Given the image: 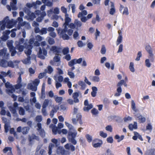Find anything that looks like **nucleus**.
Masks as SVG:
<instances>
[{
    "instance_id": "nucleus-11",
    "label": "nucleus",
    "mask_w": 155,
    "mask_h": 155,
    "mask_svg": "<svg viewBox=\"0 0 155 155\" xmlns=\"http://www.w3.org/2000/svg\"><path fill=\"white\" fill-rule=\"evenodd\" d=\"M67 151L63 147L61 146L58 147L56 150L57 153L59 155H66Z\"/></svg>"
},
{
    "instance_id": "nucleus-40",
    "label": "nucleus",
    "mask_w": 155,
    "mask_h": 155,
    "mask_svg": "<svg viewBox=\"0 0 155 155\" xmlns=\"http://www.w3.org/2000/svg\"><path fill=\"white\" fill-rule=\"evenodd\" d=\"M85 137L87 140V141L90 143L92 141V137L91 136L88 134H87L85 135Z\"/></svg>"
},
{
    "instance_id": "nucleus-17",
    "label": "nucleus",
    "mask_w": 155,
    "mask_h": 155,
    "mask_svg": "<svg viewBox=\"0 0 155 155\" xmlns=\"http://www.w3.org/2000/svg\"><path fill=\"white\" fill-rule=\"evenodd\" d=\"M17 2V0H12V2H10V5L12 10H16L17 9L16 6Z\"/></svg>"
},
{
    "instance_id": "nucleus-48",
    "label": "nucleus",
    "mask_w": 155,
    "mask_h": 155,
    "mask_svg": "<svg viewBox=\"0 0 155 155\" xmlns=\"http://www.w3.org/2000/svg\"><path fill=\"white\" fill-rule=\"evenodd\" d=\"M16 28H14L12 30L11 32L12 33L11 35V36L12 38H14L15 37L16 34V33L14 32V31H16Z\"/></svg>"
},
{
    "instance_id": "nucleus-24",
    "label": "nucleus",
    "mask_w": 155,
    "mask_h": 155,
    "mask_svg": "<svg viewBox=\"0 0 155 155\" xmlns=\"http://www.w3.org/2000/svg\"><path fill=\"white\" fill-rule=\"evenodd\" d=\"M124 137V136L123 135H121L120 137L118 135H116L115 136V139L117 140V142H119L123 140Z\"/></svg>"
},
{
    "instance_id": "nucleus-28",
    "label": "nucleus",
    "mask_w": 155,
    "mask_h": 155,
    "mask_svg": "<svg viewBox=\"0 0 155 155\" xmlns=\"http://www.w3.org/2000/svg\"><path fill=\"white\" fill-rule=\"evenodd\" d=\"M28 18L31 20H33L36 17L35 14L33 12L29 14L28 15Z\"/></svg>"
},
{
    "instance_id": "nucleus-53",
    "label": "nucleus",
    "mask_w": 155,
    "mask_h": 155,
    "mask_svg": "<svg viewBox=\"0 0 155 155\" xmlns=\"http://www.w3.org/2000/svg\"><path fill=\"white\" fill-rule=\"evenodd\" d=\"M134 135L137 134L138 136V138L141 141H143V138L142 136L140 135L138 133L136 132H134Z\"/></svg>"
},
{
    "instance_id": "nucleus-15",
    "label": "nucleus",
    "mask_w": 155,
    "mask_h": 155,
    "mask_svg": "<svg viewBox=\"0 0 155 155\" xmlns=\"http://www.w3.org/2000/svg\"><path fill=\"white\" fill-rule=\"evenodd\" d=\"M5 22L6 25V27L7 28H11L12 27L13 21L12 20H9L8 19V17L6 16L5 18Z\"/></svg>"
},
{
    "instance_id": "nucleus-19",
    "label": "nucleus",
    "mask_w": 155,
    "mask_h": 155,
    "mask_svg": "<svg viewBox=\"0 0 155 155\" xmlns=\"http://www.w3.org/2000/svg\"><path fill=\"white\" fill-rule=\"evenodd\" d=\"M111 3L110 6L111 8L110 10L109 13L111 15H113L115 12L114 5V3L111 2H110Z\"/></svg>"
},
{
    "instance_id": "nucleus-51",
    "label": "nucleus",
    "mask_w": 155,
    "mask_h": 155,
    "mask_svg": "<svg viewBox=\"0 0 155 155\" xmlns=\"http://www.w3.org/2000/svg\"><path fill=\"white\" fill-rule=\"evenodd\" d=\"M100 32L98 30L97 28L96 29V32L95 33V39L97 40V37L98 36H100Z\"/></svg>"
},
{
    "instance_id": "nucleus-21",
    "label": "nucleus",
    "mask_w": 155,
    "mask_h": 155,
    "mask_svg": "<svg viewBox=\"0 0 155 155\" xmlns=\"http://www.w3.org/2000/svg\"><path fill=\"white\" fill-rule=\"evenodd\" d=\"M0 66L6 68L8 67V61L5 59H2L0 61Z\"/></svg>"
},
{
    "instance_id": "nucleus-57",
    "label": "nucleus",
    "mask_w": 155,
    "mask_h": 155,
    "mask_svg": "<svg viewBox=\"0 0 155 155\" xmlns=\"http://www.w3.org/2000/svg\"><path fill=\"white\" fill-rule=\"evenodd\" d=\"M8 66L12 68L14 67V65L12 61H10L8 62Z\"/></svg>"
},
{
    "instance_id": "nucleus-56",
    "label": "nucleus",
    "mask_w": 155,
    "mask_h": 155,
    "mask_svg": "<svg viewBox=\"0 0 155 155\" xmlns=\"http://www.w3.org/2000/svg\"><path fill=\"white\" fill-rule=\"evenodd\" d=\"M36 120L37 122H41L42 120V116L41 115L37 116L36 117Z\"/></svg>"
},
{
    "instance_id": "nucleus-49",
    "label": "nucleus",
    "mask_w": 155,
    "mask_h": 155,
    "mask_svg": "<svg viewBox=\"0 0 155 155\" xmlns=\"http://www.w3.org/2000/svg\"><path fill=\"white\" fill-rule=\"evenodd\" d=\"M142 56V53L141 51H139L137 54V56L136 59V60L137 61H139L140 58Z\"/></svg>"
},
{
    "instance_id": "nucleus-27",
    "label": "nucleus",
    "mask_w": 155,
    "mask_h": 155,
    "mask_svg": "<svg viewBox=\"0 0 155 155\" xmlns=\"http://www.w3.org/2000/svg\"><path fill=\"white\" fill-rule=\"evenodd\" d=\"M87 14V12L85 10L82 11L81 12H80L78 14V18H80L84 15H86Z\"/></svg>"
},
{
    "instance_id": "nucleus-26",
    "label": "nucleus",
    "mask_w": 155,
    "mask_h": 155,
    "mask_svg": "<svg viewBox=\"0 0 155 155\" xmlns=\"http://www.w3.org/2000/svg\"><path fill=\"white\" fill-rule=\"evenodd\" d=\"M54 98L56 102L57 103L61 102L63 100V98L62 97L56 96H54Z\"/></svg>"
},
{
    "instance_id": "nucleus-18",
    "label": "nucleus",
    "mask_w": 155,
    "mask_h": 155,
    "mask_svg": "<svg viewBox=\"0 0 155 155\" xmlns=\"http://www.w3.org/2000/svg\"><path fill=\"white\" fill-rule=\"evenodd\" d=\"M79 96V93L78 92H75L73 93L72 97L74 100V102L75 103H77L79 102V100L78 98Z\"/></svg>"
},
{
    "instance_id": "nucleus-55",
    "label": "nucleus",
    "mask_w": 155,
    "mask_h": 155,
    "mask_svg": "<svg viewBox=\"0 0 155 155\" xmlns=\"http://www.w3.org/2000/svg\"><path fill=\"white\" fill-rule=\"evenodd\" d=\"M123 14H125L126 15H128L129 14L128 10L127 7H126L124 8Z\"/></svg>"
},
{
    "instance_id": "nucleus-54",
    "label": "nucleus",
    "mask_w": 155,
    "mask_h": 155,
    "mask_svg": "<svg viewBox=\"0 0 155 155\" xmlns=\"http://www.w3.org/2000/svg\"><path fill=\"white\" fill-rule=\"evenodd\" d=\"M146 66L148 67L149 68L150 67L151 64L150 62V61L149 59H147L145 61Z\"/></svg>"
},
{
    "instance_id": "nucleus-60",
    "label": "nucleus",
    "mask_w": 155,
    "mask_h": 155,
    "mask_svg": "<svg viewBox=\"0 0 155 155\" xmlns=\"http://www.w3.org/2000/svg\"><path fill=\"white\" fill-rule=\"evenodd\" d=\"M131 107L132 109L134 110H136V106H135V104L134 101L132 100L131 101Z\"/></svg>"
},
{
    "instance_id": "nucleus-61",
    "label": "nucleus",
    "mask_w": 155,
    "mask_h": 155,
    "mask_svg": "<svg viewBox=\"0 0 155 155\" xmlns=\"http://www.w3.org/2000/svg\"><path fill=\"white\" fill-rule=\"evenodd\" d=\"M107 141L108 143H112L113 142V139L112 137H109L107 139Z\"/></svg>"
},
{
    "instance_id": "nucleus-47",
    "label": "nucleus",
    "mask_w": 155,
    "mask_h": 155,
    "mask_svg": "<svg viewBox=\"0 0 155 155\" xmlns=\"http://www.w3.org/2000/svg\"><path fill=\"white\" fill-rule=\"evenodd\" d=\"M106 52V49L104 45H103L101 49V52L102 54H104Z\"/></svg>"
},
{
    "instance_id": "nucleus-22",
    "label": "nucleus",
    "mask_w": 155,
    "mask_h": 155,
    "mask_svg": "<svg viewBox=\"0 0 155 155\" xmlns=\"http://www.w3.org/2000/svg\"><path fill=\"white\" fill-rule=\"evenodd\" d=\"M59 109L58 106H55L54 107L53 109L51 111L50 115L51 117H52L54 115V113L57 112V110Z\"/></svg>"
},
{
    "instance_id": "nucleus-36",
    "label": "nucleus",
    "mask_w": 155,
    "mask_h": 155,
    "mask_svg": "<svg viewBox=\"0 0 155 155\" xmlns=\"http://www.w3.org/2000/svg\"><path fill=\"white\" fill-rule=\"evenodd\" d=\"M56 56L54 58V61L56 62H58L60 61V58L59 56V54H55Z\"/></svg>"
},
{
    "instance_id": "nucleus-10",
    "label": "nucleus",
    "mask_w": 155,
    "mask_h": 155,
    "mask_svg": "<svg viewBox=\"0 0 155 155\" xmlns=\"http://www.w3.org/2000/svg\"><path fill=\"white\" fill-rule=\"evenodd\" d=\"M24 45H25V48L28 49L27 51H25V53L27 55L30 56L31 54V49L33 48V46L31 45H28V44L26 42L25 43Z\"/></svg>"
},
{
    "instance_id": "nucleus-5",
    "label": "nucleus",
    "mask_w": 155,
    "mask_h": 155,
    "mask_svg": "<svg viewBox=\"0 0 155 155\" xmlns=\"http://www.w3.org/2000/svg\"><path fill=\"white\" fill-rule=\"evenodd\" d=\"M83 60L82 58H80L78 59H74L70 61L68 63V65L70 67H71V70L72 71L75 69L73 66L76 64H80Z\"/></svg>"
},
{
    "instance_id": "nucleus-3",
    "label": "nucleus",
    "mask_w": 155,
    "mask_h": 155,
    "mask_svg": "<svg viewBox=\"0 0 155 155\" xmlns=\"http://www.w3.org/2000/svg\"><path fill=\"white\" fill-rule=\"evenodd\" d=\"M24 39L22 38H20L18 41H16L15 42V50L16 49L18 51V54H21V53L23 51L25 47L24 45H22L23 43L24 44Z\"/></svg>"
},
{
    "instance_id": "nucleus-4",
    "label": "nucleus",
    "mask_w": 155,
    "mask_h": 155,
    "mask_svg": "<svg viewBox=\"0 0 155 155\" xmlns=\"http://www.w3.org/2000/svg\"><path fill=\"white\" fill-rule=\"evenodd\" d=\"M13 41L12 40L8 41L7 42V45L8 48L10 51L11 52V56H13L17 53L15 50V47L13 46Z\"/></svg>"
},
{
    "instance_id": "nucleus-33",
    "label": "nucleus",
    "mask_w": 155,
    "mask_h": 155,
    "mask_svg": "<svg viewBox=\"0 0 155 155\" xmlns=\"http://www.w3.org/2000/svg\"><path fill=\"white\" fill-rule=\"evenodd\" d=\"M29 130V128L27 127H24L22 129V132L23 134H27Z\"/></svg>"
},
{
    "instance_id": "nucleus-2",
    "label": "nucleus",
    "mask_w": 155,
    "mask_h": 155,
    "mask_svg": "<svg viewBox=\"0 0 155 155\" xmlns=\"http://www.w3.org/2000/svg\"><path fill=\"white\" fill-rule=\"evenodd\" d=\"M64 29H61L59 28H57L56 30L57 31L58 34L64 40H68L69 39V37L66 34V32L68 30L67 26L68 25L64 24Z\"/></svg>"
},
{
    "instance_id": "nucleus-38",
    "label": "nucleus",
    "mask_w": 155,
    "mask_h": 155,
    "mask_svg": "<svg viewBox=\"0 0 155 155\" xmlns=\"http://www.w3.org/2000/svg\"><path fill=\"white\" fill-rule=\"evenodd\" d=\"M29 85L30 89L32 91H37V87L36 86H34L31 84H30Z\"/></svg>"
},
{
    "instance_id": "nucleus-41",
    "label": "nucleus",
    "mask_w": 155,
    "mask_h": 155,
    "mask_svg": "<svg viewBox=\"0 0 155 155\" xmlns=\"http://www.w3.org/2000/svg\"><path fill=\"white\" fill-rule=\"evenodd\" d=\"M40 82V81L39 79H35L33 81V84L34 85L37 87L39 84Z\"/></svg>"
},
{
    "instance_id": "nucleus-23",
    "label": "nucleus",
    "mask_w": 155,
    "mask_h": 155,
    "mask_svg": "<svg viewBox=\"0 0 155 155\" xmlns=\"http://www.w3.org/2000/svg\"><path fill=\"white\" fill-rule=\"evenodd\" d=\"M68 14L65 15V23L64 24L67 25H69V23L71 21V19L68 17Z\"/></svg>"
},
{
    "instance_id": "nucleus-59",
    "label": "nucleus",
    "mask_w": 155,
    "mask_h": 155,
    "mask_svg": "<svg viewBox=\"0 0 155 155\" xmlns=\"http://www.w3.org/2000/svg\"><path fill=\"white\" fill-rule=\"evenodd\" d=\"M61 10L62 12L66 15L68 14L67 13V9L64 6H62L61 7Z\"/></svg>"
},
{
    "instance_id": "nucleus-32",
    "label": "nucleus",
    "mask_w": 155,
    "mask_h": 155,
    "mask_svg": "<svg viewBox=\"0 0 155 155\" xmlns=\"http://www.w3.org/2000/svg\"><path fill=\"white\" fill-rule=\"evenodd\" d=\"M87 107H84L83 108L84 111H88L90 110L93 107V106L92 104H91L87 105Z\"/></svg>"
},
{
    "instance_id": "nucleus-9",
    "label": "nucleus",
    "mask_w": 155,
    "mask_h": 155,
    "mask_svg": "<svg viewBox=\"0 0 155 155\" xmlns=\"http://www.w3.org/2000/svg\"><path fill=\"white\" fill-rule=\"evenodd\" d=\"M77 120L75 118H73L72 119V123L74 124H76V121H78L80 124H82L83 122L81 120L82 116L80 114H78L76 115Z\"/></svg>"
},
{
    "instance_id": "nucleus-58",
    "label": "nucleus",
    "mask_w": 155,
    "mask_h": 155,
    "mask_svg": "<svg viewBox=\"0 0 155 155\" xmlns=\"http://www.w3.org/2000/svg\"><path fill=\"white\" fill-rule=\"evenodd\" d=\"M48 42L49 44L50 45H53L55 43L54 39L53 38H50L48 39Z\"/></svg>"
},
{
    "instance_id": "nucleus-7",
    "label": "nucleus",
    "mask_w": 155,
    "mask_h": 155,
    "mask_svg": "<svg viewBox=\"0 0 155 155\" xmlns=\"http://www.w3.org/2000/svg\"><path fill=\"white\" fill-rule=\"evenodd\" d=\"M124 83V80H121L117 83V86L118 87L117 89V93H116L114 94V96H115L118 97L120 95L122 91L121 86Z\"/></svg>"
},
{
    "instance_id": "nucleus-14",
    "label": "nucleus",
    "mask_w": 155,
    "mask_h": 155,
    "mask_svg": "<svg viewBox=\"0 0 155 155\" xmlns=\"http://www.w3.org/2000/svg\"><path fill=\"white\" fill-rule=\"evenodd\" d=\"M51 51H52L55 54H58L60 53V51L61 50V48L55 46H52L50 49Z\"/></svg>"
},
{
    "instance_id": "nucleus-64",
    "label": "nucleus",
    "mask_w": 155,
    "mask_h": 155,
    "mask_svg": "<svg viewBox=\"0 0 155 155\" xmlns=\"http://www.w3.org/2000/svg\"><path fill=\"white\" fill-rule=\"evenodd\" d=\"M149 155H155V149H151L149 152Z\"/></svg>"
},
{
    "instance_id": "nucleus-6",
    "label": "nucleus",
    "mask_w": 155,
    "mask_h": 155,
    "mask_svg": "<svg viewBox=\"0 0 155 155\" xmlns=\"http://www.w3.org/2000/svg\"><path fill=\"white\" fill-rule=\"evenodd\" d=\"M47 54V51L45 48L43 47L42 49L41 47L39 48V51L38 52V57L41 59H44L45 56H46Z\"/></svg>"
},
{
    "instance_id": "nucleus-39",
    "label": "nucleus",
    "mask_w": 155,
    "mask_h": 155,
    "mask_svg": "<svg viewBox=\"0 0 155 155\" xmlns=\"http://www.w3.org/2000/svg\"><path fill=\"white\" fill-rule=\"evenodd\" d=\"M134 66V63L132 62H130L129 68L130 70L132 72H134L135 71V69Z\"/></svg>"
},
{
    "instance_id": "nucleus-42",
    "label": "nucleus",
    "mask_w": 155,
    "mask_h": 155,
    "mask_svg": "<svg viewBox=\"0 0 155 155\" xmlns=\"http://www.w3.org/2000/svg\"><path fill=\"white\" fill-rule=\"evenodd\" d=\"M91 111L92 114L95 115H97L99 113L98 110L95 108H93Z\"/></svg>"
},
{
    "instance_id": "nucleus-30",
    "label": "nucleus",
    "mask_w": 155,
    "mask_h": 155,
    "mask_svg": "<svg viewBox=\"0 0 155 155\" xmlns=\"http://www.w3.org/2000/svg\"><path fill=\"white\" fill-rule=\"evenodd\" d=\"M12 148L10 147H6L3 150V152L4 153H6L8 151H9L11 153H12Z\"/></svg>"
},
{
    "instance_id": "nucleus-46",
    "label": "nucleus",
    "mask_w": 155,
    "mask_h": 155,
    "mask_svg": "<svg viewBox=\"0 0 155 155\" xmlns=\"http://www.w3.org/2000/svg\"><path fill=\"white\" fill-rule=\"evenodd\" d=\"M65 124L68 128L70 130H72L73 128V126L69 123L65 122Z\"/></svg>"
},
{
    "instance_id": "nucleus-20",
    "label": "nucleus",
    "mask_w": 155,
    "mask_h": 155,
    "mask_svg": "<svg viewBox=\"0 0 155 155\" xmlns=\"http://www.w3.org/2000/svg\"><path fill=\"white\" fill-rule=\"evenodd\" d=\"M49 127L50 128H52L53 134L54 135L58 133V128L53 124L50 125Z\"/></svg>"
},
{
    "instance_id": "nucleus-34",
    "label": "nucleus",
    "mask_w": 155,
    "mask_h": 155,
    "mask_svg": "<svg viewBox=\"0 0 155 155\" xmlns=\"http://www.w3.org/2000/svg\"><path fill=\"white\" fill-rule=\"evenodd\" d=\"M18 113L20 115H24L25 114V110L22 107H20L19 108Z\"/></svg>"
},
{
    "instance_id": "nucleus-8",
    "label": "nucleus",
    "mask_w": 155,
    "mask_h": 155,
    "mask_svg": "<svg viewBox=\"0 0 155 155\" xmlns=\"http://www.w3.org/2000/svg\"><path fill=\"white\" fill-rule=\"evenodd\" d=\"M19 76L18 78V80L17 81V84L14 85L15 89H18L21 88L22 87V84H21V74L19 72Z\"/></svg>"
},
{
    "instance_id": "nucleus-63",
    "label": "nucleus",
    "mask_w": 155,
    "mask_h": 155,
    "mask_svg": "<svg viewBox=\"0 0 155 155\" xmlns=\"http://www.w3.org/2000/svg\"><path fill=\"white\" fill-rule=\"evenodd\" d=\"M78 46L79 47H82L84 45V44L81 41H78L77 42Z\"/></svg>"
},
{
    "instance_id": "nucleus-13",
    "label": "nucleus",
    "mask_w": 155,
    "mask_h": 155,
    "mask_svg": "<svg viewBox=\"0 0 155 155\" xmlns=\"http://www.w3.org/2000/svg\"><path fill=\"white\" fill-rule=\"evenodd\" d=\"M136 118L138 120L140 123H143L146 121V118L140 114H137L135 115Z\"/></svg>"
},
{
    "instance_id": "nucleus-16",
    "label": "nucleus",
    "mask_w": 155,
    "mask_h": 155,
    "mask_svg": "<svg viewBox=\"0 0 155 155\" xmlns=\"http://www.w3.org/2000/svg\"><path fill=\"white\" fill-rule=\"evenodd\" d=\"M38 128L37 130L39 131L41 135H45V132L44 130L42 128L41 124V123H38L37 124Z\"/></svg>"
},
{
    "instance_id": "nucleus-29",
    "label": "nucleus",
    "mask_w": 155,
    "mask_h": 155,
    "mask_svg": "<svg viewBox=\"0 0 155 155\" xmlns=\"http://www.w3.org/2000/svg\"><path fill=\"white\" fill-rule=\"evenodd\" d=\"M102 144V141H100V142H99L97 143H94L93 144L92 146L94 148L100 147L101 146Z\"/></svg>"
},
{
    "instance_id": "nucleus-50",
    "label": "nucleus",
    "mask_w": 155,
    "mask_h": 155,
    "mask_svg": "<svg viewBox=\"0 0 155 155\" xmlns=\"http://www.w3.org/2000/svg\"><path fill=\"white\" fill-rule=\"evenodd\" d=\"M4 128L5 133H7L9 130V125L8 123H5V124Z\"/></svg>"
},
{
    "instance_id": "nucleus-25",
    "label": "nucleus",
    "mask_w": 155,
    "mask_h": 155,
    "mask_svg": "<svg viewBox=\"0 0 155 155\" xmlns=\"http://www.w3.org/2000/svg\"><path fill=\"white\" fill-rule=\"evenodd\" d=\"M145 49L148 52L150 56H151L153 55L152 54V48L151 47L150 45H147L146 46Z\"/></svg>"
},
{
    "instance_id": "nucleus-52",
    "label": "nucleus",
    "mask_w": 155,
    "mask_h": 155,
    "mask_svg": "<svg viewBox=\"0 0 155 155\" xmlns=\"http://www.w3.org/2000/svg\"><path fill=\"white\" fill-rule=\"evenodd\" d=\"M100 135L103 138H106L107 136L106 133H104L103 131H100Z\"/></svg>"
},
{
    "instance_id": "nucleus-1",
    "label": "nucleus",
    "mask_w": 155,
    "mask_h": 155,
    "mask_svg": "<svg viewBox=\"0 0 155 155\" xmlns=\"http://www.w3.org/2000/svg\"><path fill=\"white\" fill-rule=\"evenodd\" d=\"M77 132L76 131L72 132L71 131H69L68 132L67 138L68 141L71 142L72 144L68 143L64 145L65 148L67 150H70L72 151H74L75 150V147L73 145H76L77 143V140L75 138L77 136Z\"/></svg>"
},
{
    "instance_id": "nucleus-12",
    "label": "nucleus",
    "mask_w": 155,
    "mask_h": 155,
    "mask_svg": "<svg viewBox=\"0 0 155 155\" xmlns=\"http://www.w3.org/2000/svg\"><path fill=\"white\" fill-rule=\"evenodd\" d=\"M0 56H2L4 58L8 59L9 54L7 53V50L3 48V49L0 50Z\"/></svg>"
},
{
    "instance_id": "nucleus-37",
    "label": "nucleus",
    "mask_w": 155,
    "mask_h": 155,
    "mask_svg": "<svg viewBox=\"0 0 155 155\" xmlns=\"http://www.w3.org/2000/svg\"><path fill=\"white\" fill-rule=\"evenodd\" d=\"M47 29L46 28H43L40 30V34L43 35V34H45L47 33Z\"/></svg>"
},
{
    "instance_id": "nucleus-43",
    "label": "nucleus",
    "mask_w": 155,
    "mask_h": 155,
    "mask_svg": "<svg viewBox=\"0 0 155 155\" xmlns=\"http://www.w3.org/2000/svg\"><path fill=\"white\" fill-rule=\"evenodd\" d=\"M49 103V101L48 99H45L42 105V107L43 108H46L48 105Z\"/></svg>"
},
{
    "instance_id": "nucleus-31",
    "label": "nucleus",
    "mask_w": 155,
    "mask_h": 155,
    "mask_svg": "<svg viewBox=\"0 0 155 155\" xmlns=\"http://www.w3.org/2000/svg\"><path fill=\"white\" fill-rule=\"evenodd\" d=\"M119 32V31H118ZM119 36L118 37L117 40V45H119L122 41V37L121 34H120L119 32Z\"/></svg>"
},
{
    "instance_id": "nucleus-62",
    "label": "nucleus",
    "mask_w": 155,
    "mask_h": 155,
    "mask_svg": "<svg viewBox=\"0 0 155 155\" xmlns=\"http://www.w3.org/2000/svg\"><path fill=\"white\" fill-rule=\"evenodd\" d=\"M68 74L69 76L71 78H74V73L71 71H68Z\"/></svg>"
},
{
    "instance_id": "nucleus-45",
    "label": "nucleus",
    "mask_w": 155,
    "mask_h": 155,
    "mask_svg": "<svg viewBox=\"0 0 155 155\" xmlns=\"http://www.w3.org/2000/svg\"><path fill=\"white\" fill-rule=\"evenodd\" d=\"M48 71L47 72L48 74H51L53 71L52 68L50 65H49L47 67Z\"/></svg>"
},
{
    "instance_id": "nucleus-35",
    "label": "nucleus",
    "mask_w": 155,
    "mask_h": 155,
    "mask_svg": "<svg viewBox=\"0 0 155 155\" xmlns=\"http://www.w3.org/2000/svg\"><path fill=\"white\" fill-rule=\"evenodd\" d=\"M69 48L68 47L64 48L62 51L63 54L64 55L68 54L69 52Z\"/></svg>"
},
{
    "instance_id": "nucleus-44",
    "label": "nucleus",
    "mask_w": 155,
    "mask_h": 155,
    "mask_svg": "<svg viewBox=\"0 0 155 155\" xmlns=\"http://www.w3.org/2000/svg\"><path fill=\"white\" fill-rule=\"evenodd\" d=\"M92 81L94 82H98L100 81V78L98 76H94L92 77Z\"/></svg>"
}]
</instances>
